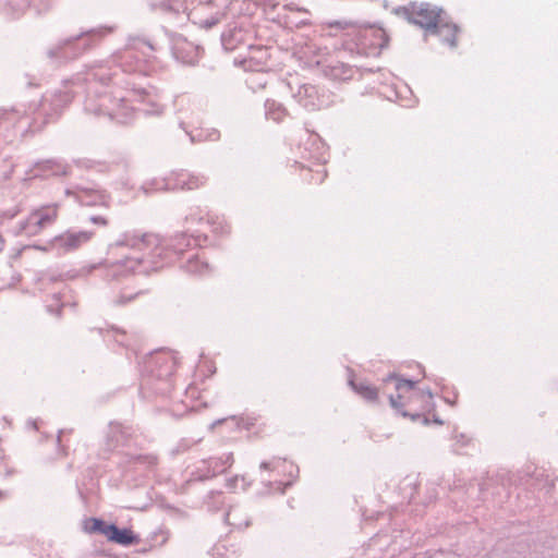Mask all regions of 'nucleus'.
Returning a JSON list of instances; mask_svg holds the SVG:
<instances>
[{"mask_svg": "<svg viewBox=\"0 0 558 558\" xmlns=\"http://www.w3.org/2000/svg\"><path fill=\"white\" fill-rule=\"evenodd\" d=\"M268 463H263L262 466L265 468V469H268Z\"/></svg>", "mask_w": 558, "mask_h": 558, "instance_id": "4468645a", "label": "nucleus"}, {"mask_svg": "<svg viewBox=\"0 0 558 558\" xmlns=\"http://www.w3.org/2000/svg\"><path fill=\"white\" fill-rule=\"evenodd\" d=\"M3 243H4V241H3L2 236L0 235V252H1V251H2V248H3Z\"/></svg>", "mask_w": 558, "mask_h": 558, "instance_id": "ddd939ff", "label": "nucleus"}, {"mask_svg": "<svg viewBox=\"0 0 558 558\" xmlns=\"http://www.w3.org/2000/svg\"><path fill=\"white\" fill-rule=\"evenodd\" d=\"M436 34L440 37L441 41L449 47H456L458 44V27L452 24H444L435 28Z\"/></svg>", "mask_w": 558, "mask_h": 558, "instance_id": "0eeeda50", "label": "nucleus"}, {"mask_svg": "<svg viewBox=\"0 0 558 558\" xmlns=\"http://www.w3.org/2000/svg\"><path fill=\"white\" fill-rule=\"evenodd\" d=\"M204 183V179L198 175L181 174L179 179L180 187L187 191L199 189Z\"/></svg>", "mask_w": 558, "mask_h": 558, "instance_id": "1a4fd4ad", "label": "nucleus"}, {"mask_svg": "<svg viewBox=\"0 0 558 558\" xmlns=\"http://www.w3.org/2000/svg\"><path fill=\"white\" fill-rule=\"evenodd\" d=\"M109 524H106L102 520L100 519H89L86 523H85V529L90 532V533H101L102 535H105V532L107 531Z\"/></svg>", "mask_w": 558, "mask_h": 558, "instance_id": "9b49d317", "label": "nucleus"}, {"mask_svg": "<svg viewBox=\"0 0 558 558\" xmlns=\"http://www.w3.org/2000/svg\"><path fill=\"white\" fill-rule=\"evenodd\" d=\"M272 464H274L272 470L280 469V468L284 469L286 466L292 468V464L287 462L286 460H276L272 462Z\"/></svg>", "mask_w": 558, "mask_h": 558, "instance_id": "f8f14e48", "label": "nucleus"}, {"mask_svg": "<svg viewBox=\"0 0 558 558\" xmlns=\"http://www.w3.org/2000/svg\"><path fill=\"white\" fill-rule=\"evenodd\" d=\"M158 244L159 239L153 233L143 234L141 238H134L131 240V245L138 250H146L151 246H157Z\"/></svg>", "mask_w": 558, "mask_h": 558, "instance_id": "6e6552de", "label": "nucleus"}, {"mask_svg": "<svg viewBox=\"0 0 558 558\" xmlns=\"http://www.w3.org/2000/svg\"><path fill=\"white\" fill-rule=\"evenodd\" d=\"M391 388L397 391V395H389L390 404L395 409L401 410L404 416L418 418L433 407L432 395L420 392L410 380L390 377L384 384V391L387 392Z\"/></svg>", "mask_w": 558, "mask_h": 558, "instance_id": "f257e3e1", "label": "nucleus"}, {"mask_svg": "<svg viewBox=\"0 0 558 558\" xmlns=\"http://www.w3.org/2000/svg\"><path fill=\"white\" fill-rule=\"evenodd\" d=\"M269 52L264 48H253L250 57L244 61L246 66L252 71H263L267 66Z\"/></svg>", "mask_w": 558, "mask_h": 558, "instance_id": "39448f33", "label": "nucleus"}, {"mask_svg": "<svg viewBox=\"0 0 558 558\" xmlns=\"http://www.w3.org/2000/svg\"><path fill=\"white\" fill-rule=\"evenodd\" d=\"M89 239L90 235L87 232L65 233L58 238V242L61 246L71 250L78 247L82 243L87 242Z\"/></svg>", "mask_w": 558, "mask_h": 558, "instance_id": "423d86ee", "label": "nucleus"}, {"mask_svg": "<svg viewBox=\"0 0 558 558\" xmlns=\"http://www.w3.org/2000/svg\"><path fill=\"white\" fill-rule=\"evenodd\" d=\"M105 536L109 542L122 546L138 544L141 541L140 536L135 534L132 529H119L114 524H109L107 531L105 532Z\"/></svg>", "mask_w": 558, "mask_h": 558, "instance_id": "20e7f679", "label": "nucleus"}, {"mask_svg": "<svg viewBox=\"0 0 558 558\" xmlns=\"http://www.w3.org/2000/svg\"><path fill=\"white\" fill-rule=\"evenodd\" d=\"M58 217L57 206H45L33 211L26 220V229L31 234H37L47 225L52 223Z\"/></svg>", "mask_w": 558, "mask_h": 558, "instance_id": "7ed1b4c3", "label": "nucleus"}, {"mask_svg": "<svg viewBox=\"0 0 558 558\" xmlns=\"http://www.w3.org/2000/svg\"><path fill=\"white\" fill-rule=\"evenodd\" d=\"M409 21L424 28H436L441 20L442 10L429 3H411L407 9Z\"/></svg>", "mask_w": 558, "mask_h": 558, "instance_id": "f03ea898", "label": "nucleus"}, {"mask_svg": "<svg viewBox=\"0 0 558 558\" xmlns=\"http://www.w3.org/2000/svg\"><path fill=\"white\" fill-rule=\"evenodd\" d=\"M354 390L365 400L375 401L378 397V391L375 387L366 384V383H353L352 384Z\"/></svg>", "mask_w": 558, "mask_h": 558, "instance_id": "9d476101", "label": "nucleus"}]
</instances>
